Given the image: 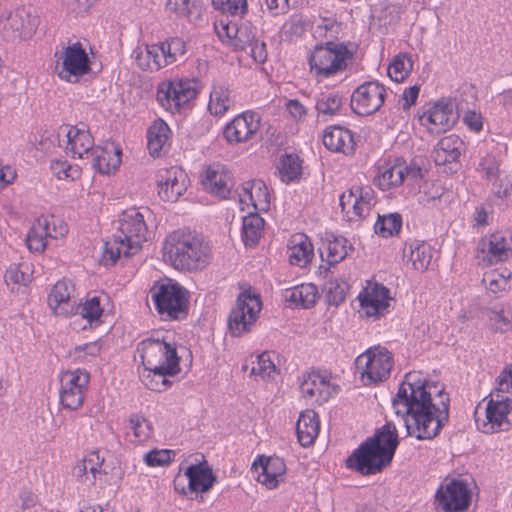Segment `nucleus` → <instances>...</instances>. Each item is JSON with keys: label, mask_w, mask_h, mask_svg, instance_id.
<instances>
[{"label": "nucleus", "mask_w": 512, "mask_h": 512, "mask_svg": "<svg viewBox=\"0 0 512 512\" xmlns=\"http://www.w3.org/2000/svg\"><path fill=\"white\" fill-rule=\"evenodd\" d=\"M432 388L437 386L409 372L392 400V407L403 419L407 434L419 440L434 439L449 421V395L443 389L435 391L441 398L440 403L435 404Z\"/></svg>", "instance_id": "f257e3e1"}, {"label": "nucleus", "mask_w": 512, "mask_h": 512, "mask_svg": "<svg viewBox=\"0 0 512 512\" xmlns=\"http://www.w3.org/2000/svg\"><path fill=\"white\" fill-rule=\"evenodd\" d=\"M398 445L396 426L387 421L352 452L345 461L346 467L363 476L378 474L391 464Z\"/></svg>", "instance_id": "f03ea898"}, {"label": "nucleus", "mask_w": 512, "mask_h": 512, "mask_svg": "<svg viewBox=\"0 0 512 512\" xmlns=\"http://www.w3.org/2000/svg\"><path fill=\"white\" fill-rule=\"evenodd\" d=\"M162 258L177 271L196 273L210 265L212 250L201 235L182 228L166 236L162 246Z\"/></svg>", "instance_id": "7ed1b4c3"}, {"label": "nucleus", "mask_w": 512, "mask_h": 512, "mask_svg": "<svg viewBox=\"0 0 512 512\" xmlns=\"http://www.w3.org/2000/svg\"><path fill=\"white\" fill-rule=\"evenodd\" d=\"M117 223V232L103 246L100 263L105 266H113L121 254L129 257L137 253L147 240L148 228L144 215L136 208L124 210Z\"/></svg>", "instance_id": "20e7f679"}, {"label": "nucleus", "mask_w": 512, "mask_h": 512, "mask_svg": "<svg viewBox=\"0 0 512 512\" xmlns=\"http://www.w3.org/2000/svg\"><path fill=\"white\" fill-rule=\"evenodd\" d=\"M354 53L344 42L328 41L324 45H317L309 57L310 70L318 81L329 78L346 70Z\"/></svg>", "instance_id": "39448f33"}, {"label": "nucleus", "mask_w": 512, "mask_h": 512, "mask_svg": "<svg viewBox=\"0 0 512 512\" xmlns=\"http://www.w3.org/2000/svg\"><path fill=\"white\" fill-rule=\"evenodd\" d=\"M364 385L382 382L390 376L393 367L392 354L384 347L375 346L356 358Z\"/></svg>", "instance_id": "423d86ee"}, {"label": "nucleus", "mask_w": 512, "mask_h": 512, "mask_svg": "<svg viewBox=\"0 0 512 512\" xmlns=\"http://www.w3.org/2000/svg\"><path fill=\"white\" fill-rule=\"evenodd\" d=\"M90 374L82 369L67 370L59 375L60 404L64 409L75 411L84 403Z\"/></svg>", "instance_id": "0eeeda50"}, {"label": "nucleus", "mask_w": 512, "mask_h": 512, "mask_svg": "<svg viewBox=\"0 0 512 512\" xmlns=\"http://www.w3.org/2000/svg\"><path fill=\"white\" fill-rule=\"evenodd\" d=\"M262 303L259 295L244 291L239 294L236 306L230 312L228 328L233 336H241L250 331L258 318Z\"/></svg>", "instance_id": "6e6552de"}, {"label": "nucleus", "mask_w": 512, "mask_h": 512, "mask_svg": "<svg viewBox=\"0 0 512 512\" xmlns=\"http://www.w3.org/2000/svg\"><path fill=\"white\" fill-rule=\"evenodd\" d=\"M162 281V316L164 320L181 321L189 314V291L171 278L164 277Z\"/></svg>", "instance_id": "1a4fd4ad"}, {"label": "nucleus", "mask_w": 512, "mask_h": 512, "mask_svg": "<svg viewBox=\"0 0 512 512\" xmlns=\"http://www.w3.org/2000/svg\"><path fill=\"white\" fill-rule=\"evenodd\" d=\"M385 87L377 81L361 84L352 93L350 106L354 113L368 116L378 111L384 103Z\"/></svg>", "instance_id": "9d476101"}, {"label": "nucleus", "mask_w": 512, "mask_h": 512, "mask_svg": "<svg viewBox=\"0 0 512 512\" xmlns=\"http://www.w3.org/2000/svg\"><path fill=\"white\" fill-rule=\"evenodd\" d=\"M471 501L470 491L462 480L452 479L441 484L435 494L437 508L444 512H459L466 510Z\"/></svg>", "instance_id": "9b49d317"}, {"label": "nucleus", "mask_w": 512, "mask_h": 512, "mask_svg": "<svg viewBox=\"0 0 512 512\" xmlns=\"http://www.w3.org/2000/svg\"><path fill=\"white\" fill-rule=\"evenodd\" d=\"M38 20L30 9L21 6L0 20V30L7 40L24 39L35 31Z\"/></svg>", "instance_id": "f8f14e48"}, {"label": "nucleus", "mask_w": 512, "mask_h": 512, "mask_svg": "<svg viewBox=\"0 0 512 512\" xmlns=\"http://www.w3.org/2000/svg\"><path fill=\"white\" fill-rule=\"evenodd\" d=\"M512 410V397L504 396L499 392H493L486 407V419L483 423L482 432L493 434L499 431L508 430L510 423L508 414Z\"/></svg>", "instance_id": "ddd939ff"}, {"label": "nucleus", "mask_w": 512, "mask_h": 512, "mask_svg": "<svg viewBox=\"0 0 512 512\" xmlns=\"http://www.w3.org/2000/svg\"><path fill=\"white\" fill-rule=\"evenodd\" d=\"M62 68L58 72L61 79L76 82L79 76L89 72L90 61L85 49L79 42L67 46L61 53Z\"/></svg>", "instance_id": "4468645a"}, {"label": "nucleus", "mask_w": 512, "mask_h": 512, "mask_svg": "<svg viewBox=\"0 0 512 512\" xmlns=\"http://www.w3.org/2000/svg\"><path fill=\"white\" fill-rule=\"evenodd\" d=\"M162 107L170 111L182 113L189 102L196 98L197 90L189 80L169 81L166 89L162 87Z\"/></svg>", "instance_id": "2eb2a0df"}, {"label": "nucleus", "mask_w": 512, "mask_h": 512, "mask_svg": "<svg viewBox=\"0 0 512 512\" xmlns=\"http://www.w3.org/2000/svg\"><path fill=\"white\" fill-rule=\"evenodd\" d=\"M458 119V114L454 110V104L450 99H441L430 107L421 117L420 121L425 124H431L432 132L443 133L451 129Z\"/></svg>", "instance_id": "dca6fc26"}, {"label": "nucleus", "mask_w": 512, "mask_h": 512, "mask_svg": "<svg viewBox=\"0 0 512 512\" xmlns=\"http://www.w3.org/2000/svg\"><path fill=\"white\" fill-rule=\"evenodd\" d=\"M259 129V119L252 112H243L229 122L224 130V138L230 144L246 142Z\"/></svg>", "instance_id": "f3484780"}, {"label": "nucleus", "mask_w": 512, "mask_h": 512, "mask_svg": "<svg viewBox=\"0 0 512 512\" xmlns=\"http://www.w3.org/2000/svg\"><path fill=\"white\" fill-rule=\"evenodd\" d=\"M255 471L261 469L257 476V481L268 489H274L284 480L286 465L282 458L277 456L265 457L259 456L252 464Z\"/></svg>", "instance_id": "a211bd4d"}, {"label": "nucleus", "mask_w": 512, "mask_h": 512, "mask_svg": "<svg viewBox=\"0 0 512 512\" xmlns=\"http://www.w3.org/2000/svg\"><path fill=\"white\" fill-rule=\"evenodd\" d=\"M362 311L367 317L380 316L387 312L390 291L382 284H375L370 291L364 290L358 296Z\"/></svg>", "instance_id": "6ab92c4d"}, {"label": "nucleus", "mask_w": 512, "mask_h": 512, "mask_svg": "<svg viewBox=\"0 0 512 512\" xmlns=\"http://www.w3.org/2000/svg\"><path fill=\"white\" fill-rule=\"evenodd\" d=\"M184 476L188 480L187 489L190 493L196 494L208 492L217 481V477L206 460L189 465Z\"/></svg>", "instance_id": "aec40b11"}, {"label": "nucleus", "mask_w": 512, "mask_h": 512, "mask_svg": "<svg viewBox=\"0 0 512 512\" xmlns=\"http://www.w3.org/2000/svg\"><path fill=\"white\" fill-rule=\"evenodd\" d=\"M229 182L230 173L220 164L209 165L201 176L204 190L221 199H226L230 195L231 186Z\"/></svg>", "instance_id": "412c9836"}, {"label": "nucleus", "mask_w": 512, "mask_h": 512, "mask_svg": "<svg viewBox=\"0 0 512 512\" xmlns=\"http://www.w3.org/2000/svg\"><path fill=\"white\" fill-rule=\"evenodd\" d=\"M122 149L115 142H107L105 146H97L90 157L92 166L101 174H109L116 171L121 164Z\"/></svg>", "instance_id": "4be33fe9"}, {"label": "nucleus", "mask_w": 512, "mask_h": 512, "mask_svg": "<svg viewBox=\"0 0 512 512\" xmlns=\"http://www.w3.org/2000/svg\"><path fill=\"white\" fill-rule=\"evenodd\" d=\"M464 149L463 140L451 134L440 139L433 150L432 157L436 165L457 164Z\"/></svg>", "instance_id": "5701e85b"}, {"label": "nucleus", "mask_w": 512, "mask_h": 512, "mask_svg": "<svg viewBox=\"0 0 512 512\" xmlns=\"http://www.w3.org/2000/svg\"><path fill=\"white\" fill-rule=\"evenodd\" d=\"M481 252L487 254L490 264L507 261L512 257V248L502 232H495L479 242Z\"/></svg>", "instance_id": "b1692460"}, {"label": "nucleus", "mask_w": 512, "mask_h": 512, "mask_svg": "<svg viewBox=\"0 0 512 512\" xmlns=\"http://www.w3.org/2000/svg\"><path fill=\"white\" fill-rule=\"evenodd\" d=\"M188 177L185 171L177 166L166 170L162 175V201L174 203L187 190Z\"/></svg>", "instance_id": "393cba45"}, {"label": "nucleus", "mask_w": 512, "mask_h": 512, "mask_svg": "<svg viewBox=\"0 0 512 512\" xmlns=\"http://www.w3.org/2000/svg\"><path fill=\"white\" fill-rule=\"evenodd\" d=\"M74 285L68 280L58 281L52 288L48 304L57 315H67L74 311L76 302L71 300Z\"/></svg>", "instance_id": "a878e982"}, {"label": "nucleus", "mask_w": 512, "mask_h": 512, "mask_svg": "<svg viewBox=\"0 0 512 512\" xmlns=\"http://www.w3.org/2000/svg\"><path fill=\"white\" fill-rule=\"evenodd\" d=\"M241 203H251L257 211H267L270 207V193L262 180L247 181L242 186L239 194Z\"/></svg>", "instance_id": "bb28decb"}, {"label": "nucleus", "mask_w": 512, "mask_h": 512, "mask_svg": "<svg viewBox=\"0 0 512 512\" xmlns=\"http://www.w3.org/2000/svg\"><path fill=\"white\" fill-rule=\"evenodd\" d=\"M323 144L330 151L352 154L354 141L350 130L340 126H331L323 134Z\"/></svg>", "instance_id": "cd10ccee"}, {"label": "nucleus", "mask_w": 512, "mask_h": 512, "mask_svg": "<svg viewBox=\"0 0 512 512\" xmlns=\"http://www.w3.org/2000/svg\"><path fill=\"white\" fill-rule=\"evenodd\" d=\"M289 261L292 265L305 267L314 255L310 239L303 233L291 236L288 242Z\"/></svg>", "instance_id": "c85d7f7f"}, {"label": "nucleus", "mask_w": 512, "mask_h": 512, "mask_svg": "<svg viewBox=\"0 0 512 512\" xmlns=\"http://www.w3.org/2000/svg\"><path fill=\"white\" fill-rule=\"evenodd\" d=\"M68 138L67 149L74 158H88L94 150V140L88 130L71 127L66 132Z\"/></svg>", "instance_id": "c756f323"}, {"label": "nucleus", "mask_w": 512, "mask_h": 512, "mask_svg": "<svg viewBox=\"0 0 512 512\" xmlns=\"http://www.w3.org/2000/svg\"><path fill=\"white\" fill-rule=\"evenodd\" d=\"M403 253L404 257H408L407 262H410L412 268L418 272L426 271L433 258V249L425 241L414 240L409 244V252L406 245Z\"/></svg>", "instance_id": "7c9ffc66"}, {"label": "nucleus", "mask_w": 512, "mask_h": 512, "mask_svg": "<svg viewBox=\"0 0 512 512\" xmlns=\"http://www.w3.org/2000/svg\"><path fill=\"white\" fill-rule=\"evenodd\" d=\"M324 248L327 251L326 262L329 267L321 265L319 272L320 274L324 273L326 277L330 267L336 266L343 261L348 256L349 250H353V246L351 244L348 245V240L342 236H332V239L328 238L327 242L324 243Z\"/></svg>", "instance_id": "2f4dec72"}, {"label": "nucleus", "mask_w": 512, "mask_h": 512, "mask_svg": "<svg viewBox=\"0 0 512 512\" xmlns=\"http://www.w3.org/2000/svg\"><path fill=\"white\" fill-rule=\"evenodd\" d=\"M296 433L301 446L308 447L314 443L319 433V421L314 411L307 410L300 414L296 423Z\"/></svg>", "instance_id": "473e14b6"}, {"label": "nucleus", "mask_w": 512, "mask_h": 512, "mask_svg": "<svg viewBox=\"0 0 512 512\" xmlns=\"http://www.w3.org/2000/svg\"><path fill=\"white\" fill-rule=\"evenodd\" d=\"M330 383L319 373L310 372L303 375L300 390L305 398H312L318 392L320 401H327L332 395Z\"/></svg>", "instance_id": "72a5a7b5"}, {"label": "nucleus", "mask_w": 512, "mask_h": 512, "mask_svg": "<svg viewBox=\"0 0 512 512\" xmlns=\"http://www.w3.org/2000/svg\"><path fill=\"white\" fill-rule=\"evenodd\" d=\"M137 352L146 369H150L155 375H160V339L147 338L138 344Z\"/></svg>", "instance_id": "f704fd0d"}, {"label": "nucleus", "mask_w": 512, "mask_h": 512, "mask_svg": "<svg viewBox=\"0 0 512 512\" xmlns=\"http://www.w3.org/2000/svg\"><path fill=\"white\" fill-rule=\"evenodd\" d=\"M165 8L176 17L189 21L199 19L202 13L201 0H166Z\"/></svg>", "instance_id": "c9c22d12"}, {"label": "nucleus", "mask_w": 512, "mask_h": 512, "mask_svg": "<svg viewBox=\"0 0 512 512\" xmlns=\"http://www.w3.org/2000/svg\"><path fill=\"white\" fill-rule=\"evenodd\" d=\"M48 236L52 237L47 219L38 218L31 226L26 237L29 250L37 253L43 252L46 248Z\"/></svg>", "instance_id": "e433bc0d"}, {"label": "nucleus", "mask_w": 512, "mask_h": 512, "mask_svg": "<svg viewBox=\"0 0 512 512\" xmlns=\"http://www.w3.org/2000/svg\"><path fill=\"white\" fill-rule=\"evenodd\" d=\"M162 347L164 348L165 361L162 362V385L170 386L171 381L166 377H172L180 373V357L178 356L177 347L174 344L166 342L162 339Z\"/></svg>", "instance_id": "4c0bfd02"}, {"label": "nucleus", "mask_w": 512, "mask_h": 512, "mask_svg": "<svg viewBox=\"0 0 512 512\" xmlns=\"http://www.w3.org/2000/svg\"><path fill=\"white\" fill-rule=\"evenodd\" d=\"M264 227V219L258 213H249L243 218L242 239L246 246L258 243Z\"/></svg>", "instance_id": "58836bf2"}, {"label": "nucleus", "mask_w": 512, "mask_h": 512, "mask_svg": "<svg viewBox=\"0 0 512 512\" xmlns=\"http://www.w3.org/2000/svg\"><path fill=\"white\" fill-rule=\"evenodd\" d=\"M317 297L318 290L316 285L308 283L295 287L291 291L288 300L296 306L308 309L316 304Z\"/></svg>", "instance_id": "ea45409f"}, {"label": "nucleus", "mask_w": 512, "mask_h": 512, "mask_svg": "<svg viewBox=\"0 0 512 512\" xmlns=\"http://www.w3.org/2000/svg\"><path fill=\"white\" fill-rule=\"evenodd\" d=\"M232 104L233 101L227 87L223 85H216L213 87V90L210 93V101L208 105V109L211 114L221 116L228 111Z\"/></svg>", "instance_id": "a19ab883"}, {"label": "nucleus", "mask_w": 512, "mask_h": 512, "mask_svg": "<svg viewBox=\"0 0 512 512\" xmlns=\"http://www.w3.org/2000/svg\"><path fill=\"white\" fill-rule=\"evenodd\" d=\"M75 315L86 319L89 325L98 326L101 323L100 317L103 314V308L100 304V297L94 296L84 303L75 305Z\"/></svg>", "instance_id": "79ce46f5"}, {"label": "nucleus", "mask_w": 512, "mask_h": 512, "mask_svg": "<svg viewBox=\"0 0 512 512\" xmlns=\"http://www.w3.org/2000/svg\"><path fill=\"white\" fill-rule=\"evenodd\" d=\"M278 170L282 182L290 183L301 176L302 161L297 155L285 154L280 158Z\"/></svg>", "instance_id": "37998d69"}, {"label": "nucleus", "mask_w": 512, "mask_h": 512, "mask_svg": "<svg viewBox=\"0 0 512 512\" xmlns=\"http://www.w3.org/2000/svg\"><path fill=\"white\" fill-rule=\"evenodd\" d=\"M343 104V96L338 92H323L317 97L315 108L318 114L336 115Z\"/></svg>", "instance_id": "c03bdc74"}, {"label": "nucleus", "mask_w": 512, "mask_h": 512, "mask_svg": "<svg viewBox=\"0 0 512 512\" xmlns=\"http://www.w3.org/2000/svg\"><path fill=\"white\" fill-rule=\"evenodd\" d=\"M374 182L382 191L400 186L404 182L403 166L396 164L386 169L381 175L375 178Z\"/></svg>", "instance_id": "a18cd8bd"}, {"label": "nucleus", "mask_w": 512, "mask_h": 512, "mask_svg": "<svg viewBox=\"0 0 512 512\" xmlns=\"http://www.w3.org/2000/svg\"><path fill=\"white\" fill-rule=\"evenodd\" d=\"M186 53V45L182 38L173 37L162 42V56H164L165 65H171L183 61Z\"/></svg>", "instance_id": "49530a36"}, {"label": "nucleus", "mask_w": 512, "mask_h": 512, "mask_svg": "<svg viewBox=\"0 0 512 512\" xmlns=\"http://www.w3.org/2000/svg\"><path fill=\"white\" fill-rule=\"evenodd\" d=\"M402 227V216L399 213L378 216V220L374 224L376 234L383 237L393 236L397 234Z\"/></svg>", "instance_id": "de8ad7c7"}, {"label": "nucleus", "mask_w": 512, "mask_h": 512, "mask_svg": "<svg viewBox=\"0 0 512 512\" xmlns=\"http://www.w3.org/2000/svg\"><path fill=\"white\" fill-rule=\"evenodd\" d=\"M103 462L104 458H101L97 451H93L74 467V474L77 477H82L89 472L92 474L93 480H96L97 475L102 473Z\"/></svg>", "instance_id": "09e8293b"}, {"label": "nucleus", "mask_w": 512, "mask_h": 512, "mask_svg": "<svg viewBox=\"0 0 512 512\" xmlns=\"http://www.w3.org/2000/svg\"><path fill=\"white\" fill-rule=\"evenodd\" d=\"M349 285L345 281L331 280L323 287L326 302L329 305L338 306L346 299Z\"/></svg>", "instance_id": "8fccbe9b"}, {"label": "nucleus", "mask_w": 512, "mask_h": 512, "mask_svg": "<svg viewBox=\"0 0 512 512\" xmlns=\"http://www.w3.org/2000/svg\"><path fill=\"white\" fill-rule=\"evenodd\" d=\"M413 62L406 54L397 55L388 67V75L395 82L403 81L411 72Z\"/></svg>", "instance_id": "3c124183"}, {"label": "nucleus", "mask_w": 512, "mask_h": 512, "mask_svg": "<svg viewBox=\"0 0 512 512\" xmlns=\"http://www.w3.org/2000/svg\"><path fill=\"white\" fill-rule=\"evenodd\" d=\"M212 6L227 16H239L247 12L246 0H212Z\"/></svg>", "instance_id": "603ef678"}, {"label": "nucleus", "mask_w": 512, "mask_h": 512, "mask_svg": "<svg viewBox=\"0 0 512 512\" xmlns=\"http://www.w3.org/2000/svg\"><path fill=\"white\" fill-rule=\"evenodd\" d=\"M129 429L133 431L134 442H143L150 437L152 428L148 420L137 414L129 418Z\"/></svg>", "instance_id": "864d4df0"}, {"label": "nucleus", "mask_w": 512, "mask_h": 512, "mask_svg": "<svg viewBox=\"0 0 512 512\" xmlns=\"http://www.w3.org/2000/svg\"><path fill=\"white\" fill-rule=\"evenodd\" d=\"M510 275V273L506 276L502 273L493 271L491 273L485 274L482 279V282L485 284L486 288L489 291L497 293L499 291H504L507 288H509Z\"/></svg>", "instance_id": "5fc2aeb1"}, {"label": "nucleus", "mask_w": 512, "mask_h": 512, "mask_svg": "<svg viewBox=\"0 0 512 512\" xmlns=\"http://www.w3.org/2000/svg\"><path fill=\"white\" fill-rule=\"evenodd\" d=\"M147 149L151 157H160V119L152 122L147 130Z\"/></svg>", "instance_id": "6e6d98bb"}, {"label": "nucleus", "mask_w": 512, "mask_h": 512, "mask_svg": "<svg viewBox=\"0 0 512 512\" xmlns=\"http://www.w3.org/2000/svg\"><path fill=\"white\" fill-rule=\"evenodd\" d=\"M27 270L28 267L24 264L11 265L5 273V282L7 284L27 285L30 282V274Z\"/></svg>", "instance_id": "4d7b16f0"}, {"label": "nucleus", "mask_w": 512, "mask_h": 512, "mask_svg": "<svg viewBox=\"0 0 512 512\" xmlns=\"http://www.w3.org/2000/svg\"><path fill=\"white\" fill-rule=\"evenodd\" d=\"M158 49H160V46L152 45L147 47L145 55L138 57V64L143 70L158 71L160 69Z\"/></svg>", "instance_id": "13d9d810"}, {"label": "nucleus", "mask_w": 512, "mask_h": 512, "mask_svg": "<svg viewBox=\"0 0 512 512\" xmlns=\"http://www.w3.org/2000/svg\"><path fill=\"white\" fill-rule=\"evenodd\" d=\"M275 365L270 359V355L264 352L258 356L257 362L251 369V374L260 375L261 377H270L272 372H275Z\"/></svg>", "instance_id": "bf43d9fd"}, {"label": "nucleus", "mask_w": 512, "mask_h": 512, "mask_svg": "<svg viewBox=\"0 0 512 512\" xmlns=\"http://www.w3.org/2000/svg\"><path fill=\"white\" fill-rule=\"evenodd\" d=\"M255 40L253 31L248 26H241L232 45L238 50H246Z\"/></svg>", "instance_id": "052dcab7"}, {"label": "nucleus", "mask_w": 512, "mask_h": 512, "mask_svg": "<svg viewBox=\"0 0 512 512\" xmlns=\"http://www.w3.org/2000/svg\"><path fill=\"white\" fill-rule=\"evenodd\" d=\"M489 319L494 323L495 329L504 333L512 330V320L504 314V311L492 309L488 313Z\"/></svg>", "instance_id": "680f3d73"}, {"label": "nucleus", "mask_w": 512, "mask_h": 512, "mask_svg": "<svg viewBox=\"0 0 512 512\" xmlns=\"http://www.w3.org/2000/svg\"><path fill=\"white\" fill-rule=\"evenodd\" d=\"M239 28L236 23L232 21H225L220 19L215 23V29L220 38L226 37L230 40L234 41L235 36L239 31Z\"/></svg>", "instance_id": "e2e57ef3"}, {"label": "nucleus", "mask_w": 512, "mask_h": 512, "mask_svg": "<svg viewBox=\"0 0 512 512\" xmlns=\"http://www.w3.org/2000/svg\"><path fill=\"white\" fill-rule=\"evenodd\" d=\"M265 2L268 9L274 16L278 14H285L290 8L296 7V2L294 1L291 4L290 0H265Z\"/></svg>", "instance_id": "0e129e2a"}, {"label": "nucleus", "mask_w": 512, "mask_h": 512, "mask_svg": "<svg viewBox=\"0 0 512 512\" xmlns=\"http://www.w3.org/2000/svg\"><path fill=\"white\" fill-rule=\"evenodd\" d=\"M498 387L494 392L503 394L512 388V368L504 369L497 378Z\"/></svg>", "instance_id": "69168bd1"}, {"label": "nucleus", "mask_w": 512, "mask_h": 512, "mask_svg": "<svg viewBox=\"0 0 512 512\" xmlns=\"http://www.w3.org/2000/svg\"><path fill=\"white\" fill-rule=\"evenodd\" d=\"M251 56L258 63H263L267 58L266 44L256 39L250 46Z\"/></svg>", "instance_id": "338daca9"}, {"label": "nucleus", "mask_w": 512, "mask_h": 512, "mask_svg": "<svg viewBox=\"0 0 512 512\" xmlns=\"http://www.w3.org/2000/svg\"><path fill=\"white\" fill-rule=\"evenodd\" d=\"M52 169L58 179H61V180L68 179V178H71L72 180L74 179V176L70 174L72 167L66 161H55L52 164Z\"/></svg>", "instance_id": "774afa93"}]
</instances>
